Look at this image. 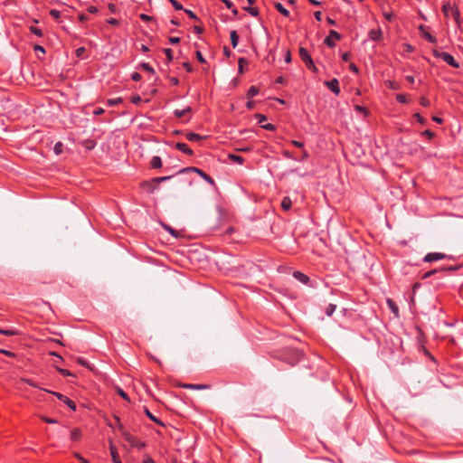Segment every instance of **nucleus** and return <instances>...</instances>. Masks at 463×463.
<instances>
[{
	"mask_svg": "<svg viewBox=\"0 0 463 463\" xmlns=\"http://www.w3.org/2000/svg\"><path fill=\"white\" fill-rule=\"evenodd\" d=\"M442 12L447 18H452L457 24L458 27H460V12L458 7L455 5V2H446L442 5Z\"/></svg>",
	"mask_w": 463,
	"mask_h": 463,
	"instance_id": "obj_1",
	"label": "nucleus"
},
{
	"mask_svg": "<svg viewBox=\"0 0 463 463\" xmlns=\"http://www.w3.org/2000/svg\"><path fill=\"white\" fill-rule=\"evenodd\" d=\"M172 176L154 177L141 183V187L148 194H154L160 183L169 180Z\"/></svg>",
	"mask_w": 463,
	"mask_h": 463,
	"instance_id": "obj_2",
	"label": "nucleus"
},
{
	"mask_svg": "<svg viewBox=\"0 0 463 463\" xmlns=\"http://www.w3.org/2000/svg\"><path fill=\"white\" fill-rule=\"evenodd\" d=\"M432 54L435 58H439V59L443 60L446 63H448L451 67L457 68V69L459 68V63L449 52L433 50Z\"/></svg>",
	"mask_w": 463,
	"mask_h": 463,
	"instance_id": "obj_3",
	"label": "nucleus"
},
{
	"mask_svg": "<svg viewBox=\"0 0 463 463\" xmlns=\"http://www.w3.org/2000/svg\"><path fill=\"white\" fill-rule=\"evenodd\" d=\"M190 172L196 173L197 175H200V177H202L208 184H210L211 185H215L214 180L209 175H207L202 169L197 168L195 166H188V167L183 168L178 172V174H184V173H190Z\"/></svg>",
	"mask_w": 463,
	"mask_h": 463,
	"instance_id": "obj_4",
	"label": "nucleus"
},
{
	"mask_svg": "<svg viewBox=\"0 0 463 463\" xmlns=\"http://www.w3.org/2000/svg\"><path fill=\"white\" fill-rule=\"evenodd\" d=\"M444 259H452V256H449L445 253H441V252H430L428 254L425 255V257L423 258V261L425 262H433V261H437V260H444Z\"/></svg>",
	"mask_w": 463,
	"mask_h": 463,
	"instance_id": "obj_5",
	"label": "nucleus"
},
{
	"mask_svg": "<svg viewBox=\"0 0 463 463\" xmlns=\"http://www.w3.org/2000/svg\"><path fill=\"white\" fill-rule=\"evenodd\" d=\"M341 39V35L335 30H330L329 34L325 38L324 43L333 48L335 46V42Z\"/></svg>",
	"mask_w": 463,
	"mask_h": 463,
	"instance_id": "obj_6",
	"label": "nucleus"
},
{
	"mask_svg": "<svg viewBox=\"0 0 463 463\" xmlns=\"http://www.w3.org/2000/svg\"><path fill=\"white\" fill-rule=\"evenodd\" d=\"M51 393H52L54 396H56L60 401H61L62 402H64L71 411H76V403L71 400L70 398H68L67 396L60 393V392H50Z\"/></svg>",
	"mask_w": 463,
	"mask_h": 463,
	"instance_id": "obj_7",
	"label": "nucleus"
},
{
	"mask_svg": "<svg viewBox=\"0 0 463 463\" xmlns=\"http://www.w3.org/2000/svg\"><path fill=\"white\" fill-rule=\"evenodd\" d=\"M325 85L335 95H339L340 93V87H339V81L337 79H333L331 80L325 81Z\"/></svg>",
	"mask_w": 463,
	"mask_h": 463,
	"instance_id": "obj_8",
	"label": "nucleus"
},
{
	"mask_svg": "<svg viewBox=\"0 0 463 463\" xmlns=\"http://www.w3.org/2000/svg\"><path fill=\"white\" fill-rule=\"evenodd\" d=\"M420 31L421 32V35L422 37L428 41L429 43H437V38L435 36H433L432 34H430L426 27L424 25H420L419 27Z\"/></svg>",
	"mask_w": 463,
	"mask_h": 463,
	"instance_id": "obj_9",
	"label": "nucleus"
},
{
	"mask_svg": "<svg viewBox=\"0 0 463 463\" xmlns=\"http://www.w3.org/2000/svg\"><path fill=\"white\" fill-rule=\"evenodd\" d=\"M368 34L369 38L374 42H378L383 38V32L380 28L370 30Z\"/></svg>",
	"mask_w": 463,
	"mask_h": 463,
	"instance_id": "obj_10",
	"label": "nucleus"
},
{
	"mask_svg": "<svg viewBox=\"0 0 463 463\" xmlns=\"http://www.w3.org/2000/svg\"><path fill=\"white\" fill-rule=\"evenodd\" d=\"M175 148L177 150L184 153L185 155H188V156L194 155V151L185 143H182V142L176 143Z\"/></svg>",
	"mask_w": 463,
	"mask_h": 463,
	"instance_id": "obj_11",
	"label": "nucleus"
},
{
	"mask_svg": "<svg viewBox=\"0 0 463 463\" xmlns=\"http://www.w3.org/2000/svg\"><path fill=\"white\" fill-rule=\"evenodd\" d=\"M298 54H299V57L301 59V61L304 63L309 62L310 60L312 59V57L310 56L308 51L306 48H304V47H300L299 48Z\"/></svg>",
	"mask_w": 463,
	"mask_h": 463,
	"instance_id": "obj_12",
	"label": "nucleus"
},
{
	"mask_svg": "<svg viewBox=\"0 0 463 463\" xmlns=\"http://www.w3.org/2000/svg\"><path fill=\"white\" fill-rule=\"evenodd\" d=\"M293 277L303 284H307L309 282V278L306 274L302 273L301 271H298V270L294 271Z\"/></svg>",
	"mask_w": 463,
	"mask_h": 463,
	"instance_id": "obj_13",
	"label": "nucleus"
},
{
	"mask_svg": "<svg viewBox=\"0 0 463 463\" xmlns=\"http://www.w3.org/2000/svg\"><path fill=\"white\" fill-rule=\"evenodd\" d=\"M185 137L188 141L190 142H198V141H201L203 140L204 137L197 133H187L185 135Z\"/></svg>",
	"mask_w": 463,
	"mask_h": 463,
	"instance_id": "obj_14",
	"label": "nucleus"
},
{
	"mask_svg": "<svg viewBox=\"0 0 463 463\" xmlns=\"http://www.w3.org/2000/svg\"><path fill=\"white\" fill-rule=\"evenodd\" d=\"M191 110L192 109L190 107H186L184 109H175L173 114L175 115V118H181L184 117L185 115H187L188 113H190Z\"/></svg>",
	"mask_w": 463,
	"mask_h": 463,
	"instance_id": "obj_15",
	"label": "nucleus"
},
{
	"mask_svg": "<svg viewBox=\"0 0 463 463\" xmlns=\"http://www.w3.org/2000/svg\"><path fill=\"white\" fill-rule=\"evenodd\" d=\"M0 334L6 336L18 335L20 332L14 328L3 329L0 327Z\"/></svg>",
	"mask_w": 463,
	"mask_h": 463,
	"instance_id": "obj_16",
	"label": "nucleus"
},
{
	"mask_svg": "<svg viewBox=\"0 0 463 463\" xmlns=\"http://www.w3.org/2000/svg\"><path fill=\"white\" fill-rule=\"evenodd\" d=\"M150 166L154 169L160 168L162 166V159L158 156H155L152 157L150 161Z\"/></svg>",
	"mask_w": 463,
	"mask_h": 463,
	"instance_id": "obj_17",
	"label": "nucleus"
},
{
	"mask_svg": "<svg viewBox=\"0 0 463 463\" xmlns=\"http://www.w3.org/2000/svg\"><path fill=\"white\" fill-rule=\"evenodd\" d=\"M387 306L396 317L399 316V307L392 299H387Z\"/></svg>",
	"mask_w": 463,
	"mask_h": 463,
	"instance_id": "obj_18",
	"label": "nucleus"
},
{
	"mask_svg": "<svg viewBox=\"0 0 463 463\" xmlns=\"http://www.w3.org/2000/svg\"><path fill=\"white\" fill-rule=\"evenodd\" d=\"M275 7L284 16H286V17L289 16L288 10L287 8H285L280 2H275Z\"/></svg>",
	"mask_w": 463,
	"mask_h": 463,
	"instance_id": "obj_19",
	"label": "nucleus"
},
{
	"mask_svg": "<svg viewBox=\"0 0 463 463\" xmlns=\"http://www.w3.org/2000/svg\"><path fill=\"white\" fill-rule=\"evenodd\" d=\"M145 412H146V415L151 420H153L154 422H156V424L160 425V426H164V423L161 420H159L158 418H156L148 409H145Z\"/></svg>",
	"mask_w": 463,
	"mask_h": 463,
	"instance_id": "obj_20",
	"label": "nucleus"
},
{
	"mask_svg": "<svg viewBox=\"0 0 463 463\" xmlns=\"http://www.w3.org/2000/svg\"><path fill=\"white\" fill-rule=\"evenodd\" d=\"M292 206V201L289 197L286 196L281 201V207L284 211H288Z\"/></svg>",
	"mask_w": 463,
	"mask_h": 463,
	"instance_id": "obj_21",
	"label": "nucleus"
},
{
	"mask_svg": "<svg viewBox=\"0 0 463 463\" xmlns=\"http://www.w3.org/2000/svg\"><path fill=\"white\" fill-rule=\"evenodd\" d=\"M231 43L233 48H236L239 43V35L234 30L231 32Z\"/></svg>",
	"mask_w": 463,
	"mask_h": 463,
	"instance_id": "obj_22",
	"label": "nucleus"
},
{
	"mask_svg": "<svg viewBox=\"0 0 463 463\" xmlns=\"http://www.w3.org/2000/svg\"><path fill=\"white\" fill-rule=\"evenodd\" d=\"M260 92V90L259 88H257L256 86H251L248 91H247V98L250 99H252L253 97H255L256 95H258Z\"/></svg>",
	"mask_w": 463,
	"mask_h": 463,
	"instance_id": "obj_23",
	"label": "nucleus"
},
{
	"mask_svg": "<svg viewBox=\"0 0 463 463\" xmlns=\"http://www.w3.org/2000/svg\"><path fill=\"white\" fill-rule=\"evenodd\" d=\"M81 437V431L79 429H73L71 431V439L73 440V441H78L80 440Z\"/></svg>",
	"mask_w": 463,
	"mask_h": 463,
	"instance_id": "obj_24",
	"label": "nucleus"
},
{
	"mask_svg": "<svg viewBox=\"0 0 463 463\" xmlns=\"http://www.w3.org/2000/svg\"><path fill=\"white\" fill-rule=\"evenodd\" d=\"M243 9L248 12L252 16H258L259 15V8L256 6H245Z\"/></svg>",
	"mask_w": 463,
	"mask_h": 463,
	"instance_id": "obj_25",
	"label": "nucleus"
},
{
	"mask_svg": "<svg viewBox=\"0 0 463 463\" xmlns=\"http://www.w3.org/2000/svg\"><path fill=\"white\" fill-rule=\"evenodd\" d=\"M28 28H29V31L32 33H33L34 35H36L38 37H43V32L40 28H38V27H36L34 25H30Z\"/></svg>",
	"mask_w": 463,
	"mask_h": 463,
	"instance_id": "obj_26",
	"label": "nucleus"
},
{
	"mask_svg": "<svg viewBox=\"0 0 463 463\" xmlns=\"http://www.w3.org/2000/svg\"><path fill=\"white\" fill-rule=\"evenodd\" d=\"M229 158L232 161V162H235V163H238L240 165H242L243 162H244V158L241 156H238V155H234V154H231L229 155Z\"/></svg>",
	"mask_w": 463,
	"mask_h": 463,
	"instance_id": "obj_27",
	"label": "nucleus"
},
{
	"mask_svg": "<svg viewBox=\"0 0 463 463\" xmlns=\"http://www.w3.org/2000/svg\"><path fill=\"white\" fill-rule=\"evenodd\" d=\"M163 228L167 231L173 237L178 238V232L167 224H163Z\"/></svg>",
	"mask_w": 463,
	"mask_h": 463,
	"instance_id": "obj_28",
	"label": "nucleus"
},
{
	"mask_svg": "<svg viewBox=\"0 0 463 463\" xmlns=\"http://www.w3.org/2000/svg\"><path fill=\"white\" fill-rule=\"evenodd\" d=\"M461 267H463V264H462V265H454V266L444 267V268H441V269H440V272H445V271H457V270H458Z\"/></svg>",
	"mask_w": 463,
	"mask_h": 463,
	"instance_id": "obj_29",
	"label": "nucleus"
},
{
	"mask_svg": "<svg viewBox=\"0 0 463 463\" xmlns=\"http://www.w3.org/2000/svg\"><path fill=\"white\" fill-rule=\"evenodd\" d=\"M336 306L335 304H329L325 310L326 316L331 317L335 311Z\"/></svg>",
	"mask_w": 463,
	"mask_h": 463,
	"instance_id": "obj_30",
	"label": "nucleus"
},
{
	"mask_svg": "<svg viewBox=\"0 0 463 463\" xmlns=\"http://www.w3.org/2000/svg\"><path fill=\"white\" fill-rule=\"evenodd\" d=\"M164 52L166 56V60L168 62L172 61L173 59H174V56H173V50L170 49V48H166V49H164Z\"/></svg>",
	"mask_w": 463,
	"mask_h": 463,
	"instance_id": "obj_31",
	"label": "nucleus"
},
{
	"mask_svg": "<svg viewBox=\"0 0 463 463\" xmlns=\"http://www.w3.org/2000/svg\"><path fill=\"white\" fill-rule=\"evenodd\" d=\"M123 99L121 98H117V99H108L107 103L109 106H117L120 103H122Z\"/></svg>",
	"mask_w": 463,
	"mask_h": 463,
	"instance_id": "obj_32",
	"label": "nucleus"
},
{
	"mask_svg": "<svg viewBox=\"0 0 463 463\" xmlns=\"http://www.w3.org/2000/svg\"><path fill=\"white\" fill-rule=\"evenodd\" d=\"M111 458H112V461L114 463H122L119 458L118 454L117 453V451L114 449H111Z\"/></svg>",
	"mask_w": 463,
	"mask_h": 463,
	"instance_id": "obj_33",
	"label": "nucleus"
},
{
	"mask_svg": "<svg viewBox=\"0 0 463 463\" xmlns=\"http://www.w3.org/2000/svg\"><path fill=\"white\" fill-rule=\"evenodd\" d=\"M305 64H306L307 68L308 70H310L311 71H313V72H315V73H317V71H318V70H317V66L315 65V63H314V61H313V60H312V59L310 60V61H309V62H307V63H305Z\"/></svg>",
	"mask_w": 463,
	"mask_h": 463,
	"instance_id": "obj_34",
	"label": "nucleus"
},
{
	"mask_svg": "<svg viewBox=\"0 0 463 463\" xmlns=\"http://www.w3.org/2000/svg\"><path fill=\"white\" fill-rule=\"evenodd\" d=\"M395 99L399 103H402V104L408 103V99L404 94H397Z\"/></svg>",
	"mask_w": 463,
	"mask_h": 463,
	"instance_id": "obj_35",
	"label": "nucleus"
},
{
	"mask_svg": "<svg viewBox=\"0 0 463 463\" xmlns=\"http://www.w3.org/2000/svg\"><path fill=\"white\" fill-rule=\"evenodd\" d=\"M62 147H63L62 143L61 142H57L54 145V147H53V150H54L55 154L56 155H60L62 152Z\"/></svg>",
	"mask_w": 463,
	"mask_h": 463,
	"instance_id": "obj_36",
	"label": "nucleus"
},
{
	"mask_svg": "<svg viewBox=\"0 0 463 463\" xmlns=\"http://www.w3.org/2000/svg\"><path fill=\"white\" fill-rule=\"evenodd\" d=\"M354 110L359 112V113L364 114V116H367V114H368V111H367L366 108H364V107H363L361 105H355L354 106Z\"/></svg>",
	"mask_w": 463,
	"mask_h": 463,
	"instance_id": "obj_37",
	"label": "nucleus"
},
{
	"mask_svg": "<svg viewBox=\"0 0 463 463\" xmlns=\"http://www.w3.org/2000/svg\"><path fill=\"white\" fill-rule=\"evenodd\" d=\"M141 67H142L143 70H145L147 72L155 73V70L152 68V66L149 63L143 62L141 64Z\"/></svg>",
	"mask_w": 463,
	"mask_h": 463,
	"instance_id": "obj_38",
	"label": "nucleus"
},
{
	"mask_svg": "<svg viewBox=\"0 0 463 463\" xmlns=\"http://www.w3.org/2000/svg\"><path fill=\"white\" fill-rule=\"evenodd\" d=\"M421 135L425 137H427L428 139H431L434 137L435 134L434 132H432L431 130L430 129H426L424 131L421 132Z\"/></svg>",
	"mask_w": 463,
	"mask_h": 463,
	"instance_id": "obj_39",
	"label": "nucleus"
},
{
	"mask_svg": "<svg viewBox=\"0 0 463 463\" xmlns=\"http://www.w3.org/2000/svg\"><path fill=\"white\" fill-rule=\"evenodd\" d=\"M420 104L422 107L429 108L430 106V100L429 99H427V98L421 97L420 99Z\"/></svg>",
	"mask_w": 463,
	"mask_h": 463,
	"instance_id": "obj_40",
	"label": "nucleus"
},
{
	"mask_svg": "<svg viewBox=\"0 0 463 463\" xmlns=\"http://www.w3.org/2000/svg\"><path fill=\"white\" fill-rule=\"evenodd\" d=\"M413 118H415V120H416L417 122H419L420 124H421V125L426 124V119H425L423 117H421V116H420V114H419V113H415V114L413 115Z\"/></svg>",
	"mask_w": 463,
	"mask_h": 463,
	"instance_id": "obj_41",
	"label": "nucleus"
},
{
	"mask_svg": "<svg viewBox=\"0 0 463 463\" xmlns=\"http://www.w3.org/2000/svg\"><path fill=\"white\" fill-rule=\"evenodd\" d=\"M440 272V269H431V270H429L427 271L423 276H422V279H427V278H430V276L436 274V273H439Z\"/></svg>",
	"mask_w": 463,
	"mask_h": 463,
	"instance_id": "obj_42",
	"label": "nucleus"
},
{
	"mask_svg": "<svg viewBox=\"0 0 463 463\" xmlns=\"http://www.w3.org/2000/svg\"><path fill=\"white\" fill-rule=\"evenodd\" d=\"M56 369L63 376H72L73 375L72 373L70 372L69 370L59 368V367H56Z\"/></svg>",
	"mask_w": 463,
	"mask_h": 463,
	"instance_id": "obj_43",
	"label": "nucleus"
},
{
	"mask_svg": "<svg viewBox=\"0 0 463 463\" xmlns=\"http://www.w3.org/2000/svg\"><path fill=\"white\" fill-rule=\"evenodd\" d=\"M0 354H3L11 358H14L16 356V354L14 352H11V351L5 350V349H2V348H0Z\"/></svg>",
	"mask_w": 463,
	"mask_h": 463,
	"instance_id": "obj_44",
	"label": "nucleus"
},
{
	"mask_svg": "<svg viewBox=\"0 0 463 463\" xmlns=\"http://www.w3.org/2000/svg\"><path fill=\"white\" fill-rule=\"evenodd\" d=\"M50 14L52 17H53L55 20H59L61 17V12L55 9H52L50 11Z\"/></svg>",
	"mask_w": 463,
	"mask_h": 463,
	"instance_id": "obj_45",
	"label": "nucleus"
},
{
	"mask_svg": "<svg viewBox=\"0 0 463 463\" xmlns=\"http://www.w3.org/2000/svg\"><path fill=\"white\" fill-rule=\"evenodd\" d=\"M73 456L80 460L81 463H90V461L86 458H84L80 453L74 452Z\"/></svg>",
	"mask_w": 463,
	"mask_h": 463,
	"instance_id": "obj_46",
	"label": "nucleus"
},
{
	"mask_svg": "<svg viewBox=\"0 0 463 463\" xmlns=\"http://www.w3.org/2000/svg\"><path fill=\"white\" fill-rule=\"evenodd\" d=\"M254 117L258 120L259 123H263L264 121L267 120L266 116L263 114L257 113V114H255Z\"/></svg>",
	"mask_w": 463,
	"mask_h": 463,
	"instance_id": "obj_47",
	"label": "nucleus"
},
{
	"mask_svg": "<svg viewBox=\"0 0 463 463\" xmlns=\"http://www.w3.org/2000/svg\"><path fill=\"white\" fill-rule=\"evenodd\" d=\"M261 128L263 129H266V130H269V131H274L276 129L275 125H273L271 123L261 125Z\"/></svg>",
	"mask_w": 463,
	"mask_h": 463,
	"instance_id": "obj_48",
	"label": "nucleus"
},
{
	"mask_svg": "<svg viewBox=\"0 0 463 463\" xmlns=\"http://www.w3.org/2000/svg\"><path fill=\"white\" fill-rule=\"evenodd\" d=\"M130 100L133 104L137 105L142 101V99L139 95H134L131 97Z\"/></svg>",
	"mask_w": 463,
	"mask_h": 463,
	"instance_id": "obj_49",
	"label": "nucleus"
},
{
	"mask_svg": "<svg viewBox=\"0 0 463 463\" xmlns=\"http://www.w3.org/2000/svg\"><path fill=\"white\" fill-rule=\"evenodd\" d=\"M184 388L201 390V389H203L204 386L203 385H196V384H186V385H184Z\"/></svg>",
	"mask_w": 463,
	"mask_h": 463,
	"instance_id": "obj_50",
	"label": "nucleus"
},
{
	"mask_svg": "<svg viewBox=\"0 0 463 463\" xmlns=\"http://www.w3.org/2000/svg\"><path fill=\"white\" fill-rule=\"evenodd\" d=\"M383 16H384V18H385L388 22H391V21H392L393 14H392V13H391V12H384V13H383Z\"/></svg>",
	"mask_w": 463,
	"mask_h": 463,
	"instance_id": "obj_51",
	"label": "nucleus"
},
{
	"mask_svg": "<svg viewBox=\"0 0 463 463\" xmlns=\"http://www.w3.org/2000/svg\"><path fill=\"white\" fill-rule=\"evenodd\" d=\"M139 17H140V19H141V20H143V21H145V22H149V21H152V20H153V17H152V16H149V15H147V14H141L139 15Z\"/></svg>",
	"mask_w": 463,
	"mask_h": 463,
	"instance_id": "obj_52",
	"label": "nucleus"
},
{
	"mask_svg": "<svg viewBox=\"0 0 463 463\" xmlns=\"http://www.w3.org/2000/svg\"><path fill=\"white\" fill-rule=\"evenodd\" d=\"M224 3L227 5L228 9H231L233 12V14H237L236 8H233L234 5H233L232 2L227 1V2H224Z\"/></svg>",
	"mask_w": 463,
	"mask_h": 463,
	"instance_id": "obj_53",
	"label": "nucleus"
},
{
	"mask_svg": "<svg viewBox=\"0 0 463 463\" xmlns=\"http://www.w3.org/2000/svg\"><path fill=\"white\" fill-rule=\"evenodd\" d=\"M196 58L197 60L201 62V63H204L205 62V59L203 58L202 52L200 51H197L196 52Z\"/></svg>",
	"mask_w": 463,
	"mask_h": 463,
	"instance_id": "obj_54",
	"label": "nucleus"
},
{
	"mask_svg": "<svg viewBox=\"0 0 463 463\" xmlns=\"http://www.w3.org/2000/svg\"><path fill=\"white\" fill-rule=\"evenodd\" d=\"M107 23L111 25H118L119 24L118 20L116 18H109V19H107Z\"/></svg>",
	"mask_w": 463,
	"mask_h": 463,
	"instance_id": "obj_55",
	"label": "nucleus"
},
{
	"mask_svg": "<svg viewBox=\"0 0 463 463\" xmlns=\"http://www.w3.org/2000/svg\"><path fill=\"white\" fill-rule=\"evenodd\" d=\"M118 393L119 394L120 397H122L124 400H127V401H129V398L128 396V394L122 390V389H118Z\"/></svg>",
	"mask_w": 463,
	"mask_h": 463,
	"instance_id": "obj_56",
	"label": "nucleus"
},
{
	"mask_svg": "<svg viewBox=\"0 0 463 463\" xmlns=\"http://www.w3.org/2000/svg\"><path fill=\"white\" fill-rule=\"evenodd\" d=\"M142 463H156L150 456H145Z\"/></svg>",
	"mask_w": 463,
	"mask_h": 463,
	"instance_id": "obj_57",
	"label": "nucleus"
},
{
	"mask_svg": "<svg viewBox=\"0 0 463 463\" xmlns=\"http://www.w3.org/2000/svg\"><path fill=\"white\" fill-rule=\"evenodd\" d=\"M79 20L81 22V23H85L89 20V16L88 14H79Z\"/></svg>",
	"mask_w": 463,
	"mask_h": 463,
	"instance_id": "obj_58",
	"label": "nucleus"
},
{
	"mask_svg": "<svg viewBox=\"0 0 463 463\" xmlns=\"http://www.w3.org/2000/svg\"><path fill=\"white\" fill-rule=\"evenodd\" d=\"M33 50L35 52H40L45 53V49L42 45H39V44H35L33 46Z\"/></svg>",
	"mask_w": 463,
	"mask_h": 463,
	"instance_id": "obj_59",
	"label": "nucleus"
},
{
	"mask_svg": "<svg viewBox=\"0 0 463 463\" xmlns=\"http://www.w3.org/2000/svg\"><path fill=\"white\" fill-rule=\"evenodd\" d=\"M291 144L298 148H302L304 146V143L298 141V140H292Z\"/></svg>",
	"mask_w": 463,
	"mask_h": 463,
	"instance_id": "obj_60",
	"label": "nucleus"
},
{
	"mask_svg": "<svg viewBox=\"0 0 463 463\" xmlns=\"http://www.w3.org/2000/svg\"><path fill=\"white\" fill-rule=\"evenodd\" d=\"M184 12L188 14V16L190 18L197 20V16L195 15V14L193 11L185 9Z\"/></svg>",
	"mask_w": 463,
	"mask_h": 463,
	"instance_id": "obj_61",
	"label": "nucleus"
},
{
	"mask_svg": "<svg viewBox=\"0 0 463 463\" xmlns=\"http://www.w3.org/2000/svg\"><path fill=\"white\" fill-rule=\"evenodd\" d=\"M203 32V27L195 25L194 26V33L196 34H201Z\"/></svg>",
	"mask_w": 463,
	"mask_h": 463,
	"instance_id": "obj_62",
	"label": "nucleus"
},
{
	"mask_svg": "<svg viewBox=\"0 0 463 463\" xmlns=\"http://www.w3.org/2000/svg\"><path fill=\"white\" fill-rule=\"evenodd\" d=\"M85 52L84 47H80L76 50V55L77 57H81V55Z\"/></svg>",
	"mask_w": 463,
	"mask_h": 463,
	"instance_id": "obj_63",
	"label": "nucleus"
},
{
	"mask_svg": "<svg viewBox=\"0 0 463 463\" xmlns=\"http://www.w3.org/2000/svg\"><path fill=\"white\" fill-rule=\"evenodd\" d=\"M254 107H255V102H254V101H252V100H249V101H247V103H246V108H247L248 109H250H250H254Z\"/></svg>",
	"mask_w": 463,
	"mask_h": 463,
	"instance_id": "obj_64",
	"label": "nucleus"
}]
</instances>
